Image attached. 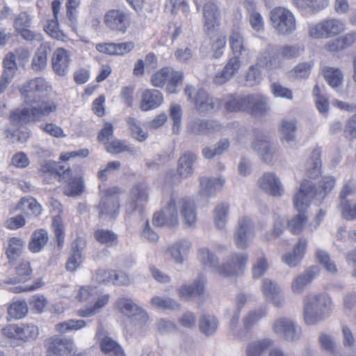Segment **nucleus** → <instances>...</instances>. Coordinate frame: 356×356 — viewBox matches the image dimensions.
<instances>
[{"instance_id": "nucleus-1", "label": "nucleus", "mask_w": 356, "mask_h": 356, "mask_svg": "<svg viewBox=\"0 0 356 356\" xmlns=\"http://www.w3.org/2000/svg\"><path fill=\"white\" fill-rule=\"evenodd\" d=\"M335 184V179L332 177H325L318 187L311 180L304 179L299 190L293 197V206L298 211L291 219V232L293 234H301L308 224L307 210L312 201L314 199L323 200L332 190Z\"/></svg>"}, {"instance_id": "nucleus-2", "label": "nucleus", "mask_w": 356, "mask_h": 356, "mask_svg": "<svg viewBox=\"0 0 356 356\" xmlns=\"http://www.w3.org/2000/svg\"><path fill=\"white\" fill-rule=\"evenodd\" d=\"M31 108L17 109L10 115V120L15 126H21L30 122L40 120L51 113L55 112L58 104L52 99L43 100L33 103Z\"/></svg>"}, {"instance_id": "nucleus-3", "label": "nucleus", "mask_w": 356, "mask_h": 356, "mask_svg": "<svg viewBox=\"0 0 356 356\" xmlns=\"http://www.w3.org/2000/svg\"><path fill=\"white\" fill-rule=\"evenodd\" d=\"M332 301L326 293L312 295L307 298L304 306V318L306 323L312 325L329 315L332 311Z\"/></svg>"}, {"instance_id": "nucleus-4", "label": "nucleus", "mask_w": 356, "mask_h": 356, "mask_svg": "<svg viewBox=\"0 0 356 356\" xmlns=\"http://www.w3.org/2000/svg\"><path fill=\"white\" fill-rule=\"evenodd\" d=\"M179 195L177 193H172L164 201L160 211L154 214L152 223L157 227H175L178 224V201Z\"/></svg>"}, {"instance_id": "nucleus-5", "label": "nucleus", "mask_w": 356, "mask_h": 356, "mask_svg": "<svg viewBox=\"0 0 356 356\" xmlns=\"http://www.w3.org/2000/svg\"><path fill=\"white\" fill-rule=\"evenodd\" d=\"M117 306L120 312L127 316L135 330H140L145 328L149 317L146 312L139 307L131 298H120Z\"/></svg>"}, {"instance_id": "nucleus-6", "label": "nucleus", "mask_w": 356, "mask_h": 356, "mask_svg": "<svg viewBox=\"0 0 356 356\" xmlns=\"http://www.w3.org/2000/svg\"><path fill=\"white\" fill-rule=\"evenodd\" d=\"M51 88L49 82L43 77H36L25 83L20 89L23 101L26 104L39 102Z\"/></svg>"}, {"instance_id": "nucleus-7", "label": "nucleus", "mask_w": 356, "mask_h": 356, "mask_svg": "<svg viewBox=\"0 0 356 356\" xmlns=\"http://www.w3.org/2000/svg\"><path fill=\"white\" fill-rule=\"evenodd\" d=\"M248 261L247 253L232 252L225 262L218 267V273L223 277H237L241 275Z\"/></svg>"}, {"instance_id": "nucleus-8", "label": "nucleus", "mask_w": 356, "mask_h": 356, "mask_svg": "<svg viewBox=\"0 0 356 356\" xmlns=\"http://www.w3.org/2000/svg\"><path fill=\"white\" fill-rule=\"evenodd\" d=\"M254 235V225L252 220L245 216L240 217L234 233V241L236 247L245 250L251 244Z\"/></svg>"}, {"instance_id": "nucleus-9", "label": "nucleus", "mask_w": 356, "mask_h": 356, "mask_svg": "<svg viewBox=\"0 0 356 356\" xmlns=\"http://www.w3.org/2000/svg\"><path fill=\"white\" fill-rule=\"evenodd\" d=\"M121 193L118 187H111L100 192L101 200L98 206L100 216L115 218L118 214Z\"/></svg>"}, {"instance_id": "nucleus-10", "label": "nucleus", "mask_w": 356, "mask_h": 356, "mask_svg": "<svg viewBox=\"0 0 356 356\" xmlns=\"http://www.w3.org/2000/svg\"><path fill=\"white\" fill-rule=\"evenodd\" d=\"M345 29V24L341 20L326 19L310 27L309 35L314 38H332L343 32Z\"/></svg>"}, {"instance_id": "nucleus-11", "label": "nucleus", "mask_w": 356, "mask_h": 356, "mask_svg": "<svg viewBox=\"0 0 356 356\" xmlns=\"http://www.w3.org/2000/svg\"><path fill=\"white\" fill-rule=\"evenodd\" d=\"M193 103L197 112L202 116L218 111L222 100L210 95L204 89H199L193 99Z\"/></svg>"}, {"instance_id": "nucleus-12", "label": "nucleus", "mask_w": 356, "mask_h": 356, "mask_svg": "<svg viewBox=\"0 0 356 356\" xmlns=\"http://www.w3.org/2000/svg\"><path fill=\"white\" fill-rule=\"evenodd\" d=\"M149 186L145 182H138L136 184L130 191V201L127 204L126 210L131 213L135 211L142 213L144 210L145 204L149 200Z\"/></svg>"}, {"instance_id": "nucleus-13", "label": "nucleus", "mask_w": 356, "mask_h": 356, "mask_svg": "<svg viewBox=\"0 0 356 356\" xmlns=\"http://www.w3.org/2000/svg\"><path fill=\"white\" fill-rule=\"evenodd\" d=\"M204 30L207 35H213L220 24V10L214 0L207 2L202 9Z\"/></svg>"}, {"instance_id": "nucleus-14", "label": "nucleus", "mask_w": 356, "mask_h": 356, "mask_svg": "<svg viewBox=\"0 0 356 356\" xmlns=\"http://www.w3.org/2000/svg\"><path fill=\"white\" fill-rule=\"evenodd\" d=\"M104 23L111 30L124 33L130 24V17L124 10L112 9L104 15Z\"/></svg>"}, {"instance_id": "nucleus-15", "label": "nucleus", "mask_w": 356, "mask_h": 356, "mask_svg": "<svg viewBox=\"0 0 356 356\" xmlns=\"http://www.w3.org/2000/svg\"><path fill=\"white\" fill-rule=\"evenodd\" d=\"M259 188L265 193L273 197H281L284 188L280 179L274 172H266L257 181Z\"/></svg>"}, {"instance_id": "nucleus-16", "label": "nucleus", "mask_w": 356, "mask_h": 356, "mask_svg": "<svg viewBox=\"0 0 356 356\" xmlns=\"http://www.w3.org/2000/svg\"><path fill=\"white\" fill-rule=\"evenodd\" d=\"M229 44L232 49V58L242 63L243 62H249L252 57L250 50L244 44L243 36L238 31H233L229 36Z\"/></svg>"}, {"instance_id": "nucleus-17", "label": "nucleus", "mask_w": 356, "mask_h": 356, "mask_svg": "<svg viewBox=\"0 0 356 356\" xmlns=\"http://www.w3.org/2000/svg\"><path fill=\"white\" fill-rule=\"evenodd\" d=\"M221 127V124L216 120L195 118L188 122L187 131L191 134L200 136L218 131Z\"/></svg>"}, {"instance_id": "nucleus-18", "label": "nucleus", "mask_w": 356, "mask_h": 356, "mask_svg": "<svg viewBox=\"0 0 356 356\" xmlns=\"http://www.w3.org/2000/svg\"><path fill=\"white\" fill-rule=\"evenodd\" d=\"M191 246L190 241L181 239L168 245L163 251L164 255L175 263L182 264Z\"/></svg>"}, {"instance_id": "nucleus-19", "label": "nucleus", "mask_w": 356, "mask_h": 356, "mask_svg": "<svg viewBox=\"0 0 356 356\" xmlns=\"http://www.w3.org/2000/svg\"><path fill=\"white\" fill-rule=\"evenodd\" d=\"M270 20L276 31L283 35L289 32V11L283 7H277L270 12Z\"/></svg>"}, {"instance_id": "nucleus-20", "label": "nucleus", "mask_w": 356, "mask_h": 356, "mask_svg": "<svg viewBox=\"0 0 356 356\" xmlns=\"http://www.w3.org/2000/svg\"><path fill=\"white\" fill-rule=\"evenodd\" d=\"M46 343L48 350H53L65 355L74 353L75 345L74 341L64 335H54L48 339Z\"/></svg>"}, {"instance_id": "nucleus-21", "label": "nucleus", "mask_w": 356, "mask_h": 356, "mask_svg": "<svg viewBox=\"0 0 356 356\" xmlns=\"http://www.w3.org/2000/svg\"><path fill=\"white\" fill-rule=\"evenodd\" d=\"M70 57L69 52L63 48L56 49L51 58L53 71L58 76H65L70 70Z\"/></svg>"}, {"instance_id": "nucleus-22", "label": "nucleus", "mask_w": 356, "mask_h": 356, "mask_svg": "<svg viewBox=\"0 0 356 356\" xmlns=\"http://www.w3.org/2000/svg\"><path fill=\"white\" fill-rule=\"evenodd\" d=\"M250 95L228 94L222 99L225 108L230 113H248Z\"/></svg>"}, {"instance_id": "nucleus-23", "label": "nucleus", "mask_w": 356, "mask_h": 356, "mask_svg": "<svg viewBox=\"0 0 356 356\" xmlns=\"http://www.w3.org/2000/svg\"><path fill=\"white\" fill-rule=\"evenodd\" d=\"M261 291L264 296L277 307L283 306L284 299L280 286L273 280L265 278L262 280Z\"/></svg>"}, {"instance_id": "nucleus-24", "label": "nucleus", "mask_w": 356, "mask_h": 356, "mask_svg": "<svg viewBox=\"0 0 356 356\" xmlns=\"http://www.w3.org/2000/svg\"><path fill=\"white\" fill-rule=\"evenodd\" d=\"M241 63L235 58H229L220 72L216 74L213 81L218 86H221L232 79L239 71Z\"/></svg>"}, {"instance_id": "nucleus-25", "label": "nucleus", "mask_w": 356, "mask_h": 356, "mask_svg": "<svg viewBox=\"0 0 356 356\" xmlns=\"http://www.w3.org/2000/svg\"><path fill=\"white\" fill-rule=\"evenodd\" d=\"M163 102L162 93L155 89L145 90L141 95L140 108L142 111H147L160 106Z\"/></svg>"}, {"instance_id": "nucleus-26", "label": "nucleus", "mask_w": 356, "mask_h": 356, "mask_svg": "<svg viewBox=\"0 0 356 356\" xmlns=\"http://www.w3.org/2000/svg\"><path fill=\"white\" fill-rule=\"evenodd\" d=\"M248 106V113L254 117L264 116L270 109L268 99L257 94L250 95Z\"/></svg>"}, {"instance_id": "nucleus-27", "label": "nucleus", "mask_w": 356, "mask_h": 356, "mask_svg": "<svg viewBox=\"0 0 356 356\" xmlns=\"http://www.w3.org/2000/svg\"><path fill=\"white\" fill-rule=\"evenodd\" d=\"M184 223L187 227H194L197 220V212L194 202L188 197H180L178 201Z\"/></svg>"}, {"instance_id": "nucleus-28", "label": "nucleus", "mask_w": 356, "mask_h": 356, "mask_svg": "<svg viewBox=\"0 0 356 356\" xmlns=\"http://www.w3.org/2000/svg\"><path fill=\"white\" fill-rule=\"evenodd\" d=\"M225 182L222 177L211 178L202 177L200 178V194L203 197L214 195L221 189Z\"/></svg>"}, {"instance_id": "nucleus-29", "label": "nucleus", "mask_w": 356, "mask_h": 356, "mask_svg": "<svg viewBox=\"0 0 356 356\" xmlns=\"http://www.w3.org/2000/svg\"><path fill=\"white\" fill-rule=\"evenodd\" d=\"M134 48L132 42L121 43H99L96 45V49L101 53L110 55H123L129 53Z\"/></svg>"}, {"instance_id": "nucleus-30", "label": "nucleus", "mask_w": 356, "mask_h": 356, "mask_svg": "<svg viewBox=\"0 0 356 356\" xmlns=\"http://www.w3.org/2000/svg\"><path fill=\"white\" fill-rule=\"evenodd\" d=\"M205 283L206 278L203 275H200L193 284L181 286L179 289V295L186 298L198 296L202 294Z\"/></svg>"}, {"instance_id": "nucleus-31", "label": "nucleus", "mask_w": 356, "mask_h": 356, "mask_svg": "<svg viewBox=\"0 0 356 356\" xmlns=\"http://www.w3.org/2000/svg\"><path fill=\"white\" fill-rule=\"evenodd\" d=\"M256 63L260 67L270 70L280 67L281 59L276 53L273 52L269 48H266L261 51Z\"/></svg>"}, {"instance_id": "nucleus-32", "label": "nucleus", "mask_w": 356, "mask_h": 356, "mask_svg": "<svg viewBox=\"0 0 356 356\" xmlns=\"http://www.w3.org/2000/svg\"><path fill=\"white\" fill-rule=\"evenodd\" d=\"M319 268L316 266L309 267L303 273L298 276L293 282L292 289L295 292L301 291L318 275Z\"/></svg>"}, {"instance_id": "nucleus-33", "label": "nucleus", "mask_w": 356, "mask_h": 356, "mask_svg": "<svg viewBox=\"0 0 356 356\" xmlns=\"http://www.w3.org/2000/svg\"><path fill=\"white\" fill-rule=\"evenodd\" d=\"M321 156V150L318 147L315 148L311 154L306 172L307 177L310 179H316L321 175L322 161Z\"/></svg>"}, {"instance_id": "nucleus-34", "label": "nucleus", "mask_w": 356, "mask_h": 356, "mask_svg": "<svg viewBox=\"0 0 356 356\" xmlns=\"http://www.w3.org/2000/svg\"><path fill=\"white\" fill-rule=\"evenodd\" d=\"M252 147L264 162L271 161L275 151L268 140L257 138L252 142Z\"/></svg>"}, {"instance_id": "nucleus-35", "label": "nucleus", "mask_w": 356, "mask_h": 356, "mask_svg": "<svg viewBox=\"0 0 356 356\" xmlns=\"http://www.w3.org/2000/svg\"><path fill=\"white\" fill-rule=\"evenodd\" d=\"M196 161V156L192 152L184 154L179 159L177 171L182 177L187 178L193 175V164Z\"/></svg>"}, {"instance_id": "nucleus-36", "label": "nucleus", "mask_w": 356, "mask_h": 356, "mask_svg": "<svg viewBox=\"0 0 356 356\" xmlns=\"http://www.w3.org/2000/svg\"><path fill=\"white\" fill-rule=\"evenodd\" d=\"M273 345V341L266 338L250 343L245 349L246 356H262V354Z\"/></svg>"}, {"instance_id": "nucleus-37", "label": "nucleus", "mask_w": 356, "mask_h": 356, "mask_svg": "<svg viewBox=\"0 0 356 356\" xmlns=\"http://www.w3.org/2000/svg\"><path fill=\"white\" fill-rule=\"evenodd\" d=\"M49 50V48L46 45H41L35 51L31 65L32 70L35 72H40L47 67Z\"/></svg>"}, {"instance_id": "nucleus-38", "label": "nucleus", "mask_w": 356, "mask_h": 356, "mask_svg": "<svg viewBox=\"0 0 356 356\" xmlns=\"http://www.w3.org/2000/svg\"><path fill=\"white\" fill-rule=\"evenodd\" d=\"M48 240V233L45 229L36 230L32 234L29 248L32 252H39L47 244Z\"/></svg>"}, {"instance_id": "nucleus-39", "label": "nucleus", "mask_w": 356, "mask_h": 356, "mask_svg": "<svg viewBox=\"0 0 356 356\" xmlns=\"http://www.w3.org/2000/svg\"><path fill=\"white\" fill-rule=\"evenodd\" d=\"M229 213V204L226 202L218 204L213 209V220L218 229H223L227 223Z\"/></svg>"}, {"instance_id": "nucleus-40", "label": "nucleus", "mask_w": 356, "mask_h": 356, "mask_svg": "<svg viewBox=\"0 0 356 356\" xmlns=\"http://www.w3.org/2000/svg\"><path fill=\"white\" fill-rule=\"evenodd\" d=\"M218 321L214 316L204 314L200 318V331L206 336H210L215 333L218 329Z\"/></svg>"}, {"instance_id": "nucleus-41", "label": "nucleus", "mask_w": 356, "mask_h": 356, "mask_svg": "<svg viewBox=\"0 0 356 356\" xmlns=\"http://www.w3.org/2000/svg\"><path fill=\"white\" fill-rule=\"evenodd\" d=\"M24 247V241L22 238L12 237L8 241L6 248V256L10 263H13L19 257Z\"/></svg>"}, {"instance_id": "nucleus-42", "label": "nucleus", "mask_w": 356, "mask_h": 356, "mask_svg": "<svg viewBox=\"0 0 356 356\" xmlns=\"http://www.w3.org/2000/svg\"><path fill=\"white\" fill-rule=\"evenodd\" d=\"M197 259L204 266L215 268L218 272V257L207 248L199 249Z\"/></svg>"}, {"instance_id": "nucleus-43", "label": "nucleus", "mask_w": 356, "mask_h": 356, "mask_svg": "<svg viewBox=\"0 0 356 356\" xmlns=\"http://www.w3.org/2000/svg\"><path fill=\"white\" fill-rule=\"evenodd\" d=\"M102 351L111 356H125L121 346L111 337H105L101 343Z\"/></svg>"}, {"instance_id": "nucleus-44", "label": "nucleus", "mask_w": 356, "mask_h": 356, "mask_svg": "<svg viewBox=\"0 0 356 356\" xmlns=\"http://www.w3.org/2000/svg\"><path fill=\"white\" fill-rule=\"evenodd\" d=\"M323 74L326 81L332 88H337L342 83L343 74L338 68L326 67L323 70Z\"/></svg>"}, {"instance_id": "nucleus-45", "label": "nucleus", "mask_w": 356, "mask_h": 356, "mask_svg": "<svg viewBox=\"0 0 356 356\" xmlns=\"http://www.w3.org/2000/svg\"><path fill=\"white\" fill-rule=\"evenodd\" d=\"M273 331L282 340L287 341L289 334V320L287 318H279L273 325Z\"/></svg>"}, {"instance_id": "nucleus-46", "label": "nucleus", "mask_w": 356, "mask_h": 356, "mask_svg": "<svg viewBox=\"0 0 356 356\" xmlns=\"http://www.w3.org/2000/svg\"><path fill=\"white\" fill-rule=\"evenodd\" d=\"M307 246V241L305 238H300L293 245L291 252V264L296 266L304 257Z\"/></svg>"}, {"instance_id": "nucleus-47", "label": "nucleus", "mask_w": 356, "mask_h": 356, "mask_svg": "<svg viewBox=\"0 0 356 356\" xmlns=\"http://www.w3.org/2000/svg\"><path fill=\"white\" fill-rule=\"evenodd\" d=\"M293 3L299 9L320 10L328 6L329 0H293Z\"/></svg>"}, {"instance_id": "nucleus-48", "label": "nucleus", "mask_w": 356, "mask_h": 356, "mask_svg": "<svg viewBox=\"0 0 356 356\" xmlns=\"http://www.w3.org/2000/svg\"><path fill=\"white\" fill-rule=\"evenodd\" d=\"M86 325V322L83 320H67L55 325V329L58 332L64 333L72 330H80Z\"/></svg>"}, {"instance_id": "nucleus-49", "label": "nucleus", "mask_w": 356, "mask_h": 356, "mask_svg": "<svg viewBox=\"0 0 356 356\" xmlns=\"http://www.w3.org/2000/svg\"><path fill=\"white\" fill-rule=\"evenodd\" d=\"M259 67L257 63L249 67L245 77L246 86L252 87L260 83L262 74Z\"/></svg>"}, {"instance_id": "nucleus-50", "label": "nucleus", "mask_w": 356, "mask_h": 356, "mask_svg": "<svg viewBox=\"0 0 356 356\" xmlns=\"http://www.w3.org/2000/svg\"><path fill=\"white\" fill-rule=\"evenodd\" d=\"M28 312L26 302L24 300H18L13 302L8 308V315L15 319L23 318Z\"/></svg>"}, {"instance_id": "nucleus-51", "label": "nucleus", "mask_w": 356, "mask_h": 356, "mask_svg": "<svg viewBox=\"0 0 356 356\" xmlns=\"http://www.w3.org/2000/svg\"><path fill=\"white\" fill-rule=\"evenodd\" d=\"M266 316V312L264 309L250 311L243 318V325L251 329L257 322Z\"/></svg>"}, {"instance_id": "nucleus-52", "label": "nucleus", "mask_w": 356, "mask_h": 356, "mask_svg": "<svg viewBox=\"0 0 356 356\" xmlns=\"http://www.w3.org/2000/svg\"><path fill=\"white\" fill-rule=\"evenodd\" d=\"M340 209L342 217L346 220L356 219V200H343L340 202Z\"/></svg>"}, {"instance_id": "nucleus-53", "label": "nucleus", "mask_w": 356, "mask_h": 356, "mask_svg": "<svg viewBox=\"0 0 356 356\" xmlns=\"http://www.w3.org/2000/svg\"><path fill=\"white\" fill-rule=\"evenodd\" d=\"M151 304L157 308L176 309L179 307V303L169 297L154 296L151 300Z\"/></svg>"}, {"instance_id": "nucleus-54", "label": "nucleus", "mask_w": 356, "mask_h": 356, "mask_svg": "<svg viewBox=\"0 0 356 356\" xmlns=\"http://www.w3.org/2000/svg\"><path fill=\"white\" fill-rule=\"evenodd\" d=\"M19 339L26 341L35 339L39 333L38 327L32 323L19 325Z\"/></svg>"}, {"instance_id": "nucleus-55", "label": "nucleus", "mask_w": 356, "mask_h": 356, "mask_svg": "<svg viewBox=\"0 0 356 356\" xmlns=\"http://www.w3.org/2000/svg\"><path fill=\"white\" fill-rule=\"evenodd\" d=\"M182 108L178 104H171L170 106V118L173 121V132L179 134L181 122Z\"/></svg>"}, {"instance_id": "nucleus-56", "label": "nucleus", "mask_w": 356, "mask_h": 356, "mask_svg": "<svg viewBox=\"0 0 356 356\" xmlns=\"http://www.w3.org/2000/svg\"><path fill=\"white\" fill-rule=\"evenodd\" d=\"M19 209L27 208L35 216H39L42 213L41 205L33 197H24L21 199L17 204Z\"/></svg>"}, {"instance_id": "nucleus-57", "label": "nucleus", "mask_w": 356, "mask_h": 356, "mask_svg": "<svg viewBox=\"0 0 356 356\" xmlns=\"http://www.w3.org/2000/svg\"><path fill=\"white\" fill-rule=\"evenodd\" d=\"M95 238L102 244L112 245L116 242L118 236L108 229H99L95 232Z\"/></svg>"}, {"instance_id": "nucleus-58", "label": "nucleus", "mask_w": 356, "mask_h": 356, "mask_svg": "<svg viewBox=\"0 0 356 356\" xmlns=\"http://www.w3.org/2000/svg\"><path fill=\"white\" fill-rule=\"evenodd\" d=\"M313 95L316 98V106L320 113H327L329 110L328 99L321 94V89L318 85H315L313 89Z\"/></svg>"}, {"instance_id": "nucleus-59", "label": "nucleus", "mask_w": 356, "mask_h": 356, "mask_svg": "<svg viewBox=\"0 0 356 356\" xmlns=\"http://www.w3.org/2000/svg\"><path fill=\"white\" fill-rule=\"evenodd\" d=\"M170 76L168 80V83L166 86V90L169 93L177 92V87L179 86L182 83L183 74L181 72L174 71L170 68Z\"/></svg>"}, {"instance_id": "nucleus-60", "label": "nucleus", "mask_w": 356, "mask_h": 356, "mask_svg": "<svg viewBox=\"0 0 356 356\" xmlns=\"http://www.w3.org/2000/svg\"><path fill=\"white\" fill-rule=\"evenodd\" d=\"M31 275L32 269L29 262L22 261L19 264L16 268V277L19 282H24L30 280Z\"/></svg>"}, {"instance_id": "nucleus-61", "label": "nucleus", "mask_w": 356, "mask_h": 356, "mask_svg": "<svg viewBox=\"0 0 356 356\" xmlns=\"http://www.w3.org/2000/svg\"><path fill=\"white\" fill-rule=\"evenodd\" d=\"M314 63L312 62H303L297 65L292 70L293 76L296 79H306L312 71Z\"/></svg>"}, {"instance_id": "nucleus-62", "label": "nucleus", "mask_w": 356, "mask_h": 356, "mask_svg": "<svg viewBox=\"0 0 356 356\" xmlns=\"http://www.w3.org/2000/svg\"><path fill=\"white\" fill-rule=\"evenodd\" d=\"M32 23V17L26 12L19 13L15 18L13 27L15 31L29 28Z\"/></svg>"}, {"instance_id": "nucleus-63", "label": "nucleus", "mask_w": 356, "mask_h": 356, "mask_svg": "<svg viewBox=\"0 0 356 356\" xmlns=\"http://www.w3.org/2000/svg\"><path fill=\"white\" fill-rule=\"evenodd\" d=\"M170 68L163 67L154 73L151 78V81L154 87H163L168 81L170 76Z\"/></svg>"}, {"instance_id": "nucleus-64", "label": "nucleus", "mask_w": 356, "mask_h": 356, "mask_svg": "<svg viewBox=\"0 0 356 356\" xmlns=\"http://www.w3.org/2000/svg\"><path fill=\"white\" fill-rule=\"evenodd\" d=\"M84 188L83 181L81 177H74L69 183L67 189L65 191V194L70 196L80 195Z\"/></svg>"}]
</instances>
